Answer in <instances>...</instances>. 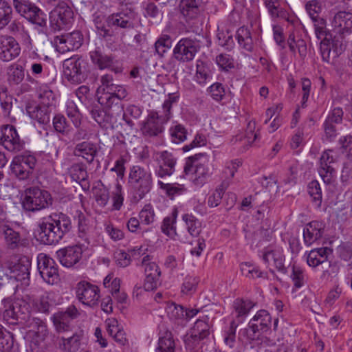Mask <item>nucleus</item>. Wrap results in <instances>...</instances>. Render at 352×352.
<instances>
[{
  "label": "nucleus",
  "mask_w": 352,
  "mask_h": 352,
  "mask_svg": "<svg viewBox=\"0 0 352 352\" xmlns=\"http://www.w3.org/2000/svg\"><path fill=\"white\" fill-rule=\"evenodd\" d=\"M155 161L157 164L155 174L159 177L171 176L175 171L177 157L168 151H156L154 153Z\"/></svg>",
  "instance_id": "12"
},
{
  "label": "nucleus",
  "mask_w": 352,
  "mask_h": 352,
  "mask_svg": "<svg viewBox=\"0 0 352 352\" xmlns=\"http://www.w3.org/2000/svg\"><path fill=\"white\" fill-rule=\"evenodd\" d=\"M200 49L199 41L190 38H182L173 49V56L179 62H189L193 60Z\"/></svg>",
  "instance_id": "14"
},
{
  "label": "nucleus",
  "mask_w": 352,
  "mask_h": 352,
  "mask_svg": "<svg viewBox=\"0 0 352 352\" xmlns=\"http://www.w3.org/2000/svg\"><path fill=\"white\" fill-rule=\"evenodd\" d=\"M28 112L30 116L41 124H47L50 120L51 107L38 104L33 108L29 107Z\"/></svg>",
  "instance_id": "35"
},
{
  "label": "nucleus",
  "mask_w": 352,
  "mask_h": 352,
  "mask_svg": "<svg viewBox=\"0 0 352 352\" xmlns=\"http://www.w3.org/2000/svg\"><path fill=\"white\" fill-rule=\"evenodd\" d=\"M52 319L55 329L58 333H67L72 330V320L67 318L65 314L60 312L56 313L53 315Z\"/></svg>",
  "instance_id": "37"
},
{
  "label": "nucleus",
  "mask_w": 352,
  "mask_h": 352,
  "mask_svg": "<svg viewBox=\"0 0 352 352\" xmlns=\"http://www.w3.org/2000/svg\"><path fill=\"white\" fill-rule=\"evenodd\" d=\"M106 324L109 334L113 338L118 344L124 346L127 343L126 334L116 318L107 319Z\"/></svg>",
  "instance_id": "30"
},
{
  "label": "nucleus",
  "mask_w": 352,
  "mask_h": 352,
  "mask_svg": "<svg viewBox=\"0 0 352 352\" xmlns=\"http://www.w3.org/2000/svg\"><path fill=\"white\" fill-rule=\"evenodd\" d=\"M72 177L76 182H84L87 179V168L82 163L74 164L69 169Z\"/></svg>",
  "instance_id": "50"
},
{
  "label": "nucleus",
  "mask_w": 352,
  "mask_h": 352,
  "mask_svg": "<svg viewBox=\"0 0 352 352\" xmlns=\"http://www.w3.org/2000/svg\"><path fill=\"white\" fill-rule=\"evenodd\" d=\"M305 9L311 20L314 22L318 21L321 19L319 14L323 9V3L318 0H310L305 4Z\"/></svg>",
  "instance_id": "44"
},
{
  "label": "nucleus",
  "mask_w": 352,
  "mask_h": 352,
  "mask_svg": "<svg viewBox=\"0 0 352 352\" xmlns=\"http://www.w3.org/2000/svg\"><path fill=\"white\" fill-rule=\"evenodd\" d=\"M12 309H14V312H16V316L18 320H25L28 319V315L29 313V307L28 304L22 300H17L14 302H12Z\"/></svg>",
  "instance_id": "57"
},
{
  "label": "nucleus",
  "mask_w": 352,
  "mask_h": 352,
  "mask_svg": "<svg viewBox=\"0 0 352 352\" xmlns=\"http://www.w3.org/2000/svg\"><path fill=\"white\" fill-rule=\"evenodd\" d=\"M101 85L98 88L97 93L98 96L102 94H109L111 91H115L116 87L119 85L113 82V76L110 74H105L100 78Z\"/></svg>",
  "instance_id": "49"
},
{
  "label": "nucleus",
  "mask_w": 352,
  "mask_h": 352,
  "mask_svg": "<svg viewBox=\"0 0 352 352\" xmlns=\"http://www.w3.org/2000/svg\"><path fill=\"white\" fill-rule=\"evenodd\" d=\"M76 296L82 305L94 307L100 298V289L89 282L80 281L76 287Z\"/></svg>",
  "instance_id": "9"
},
{
  "label": "nucleus",
  "mask_w": 352,
  "mask_h": 352,
  "mask_svg": "<svg viewBox=\"0 0 352 352\" xmlns=\"http://www.w3.org/2000/svg\"><path fill=\"white\" fill-rule=\"evenodd\" d=\"M212 76V74L208 65L201 60H197L195 81L201 85H204L210 81Z\"/></svg>",
  "instance_id": "34"
},
{
  "label": "nucleus",
  "mask_w": 352,
  "mask_h": 352,
  "mask_svg": "<svg viewBox=\"0 0 352 352\" xmlns=\"http://www.w3.org/2000/svg\"><path fill=\"white\" fill-rule=\"evenodd\" d=\"M179 8L182 14L187 19L196 17L199 11L196 0H181Z\"/></svg>",
  "instance_id": "38"
},
{
  "label": "nucleus",
  "mask_w": 352,
  "mask_h": 352,
  "mask_svg": "<svg viewBox=\"0 0 352 352\" xmlns=\"http://www.w3.org/2000/svg\"><path fill=\"white\" fill-rule=\"evenodd\" d=\"M320 54L324 62L333 64L336 59L344 52L342 41L331 34H325L320 45Z\"/></svg>",
  "instance_id": "6"
},
{
  "label": "nucleus",
  "mask_w": 352,
  "mask_h": 352,
  "mask_svg": "<svg viewBox=\"0 0 352 352\" xmlns=\"http://www.w3.org/2000/svg\"><path fill=\"white\" fill-rule=\"evenodd\" d=\"M342 153L345 154L349 160H352V135L341 136L338 140Z\"/></svg>",
  "instance_id": "60"
},
{
  "label": "nucleus",
  "mask_w": 352,
  "mask_h": 352,
  "mask_svg": "<svg viewBox=\"0 0 352 352\" xmlns=\"http://www.w3.org/2000/svg\"><path fill=\"white\" fill-rule=\"evenodd\" d=\"M38 98L41 100V105L51 107L54 100V95L52 90L47 87H41L38 90Z\"/></svg>",
  "instance_id": "63"
},
{
  "label": "nucleus",
  "mask_w": 352,
  "mask_h": 352,
  "mask_svg": "<svg viewBox=\"0 0 352 352\" xmlns=\"http://www.w3.org/2000/svg\"><path fill=\"white\" fill-rule=\"evenodd\" d=\"M83 250L82 245L69 246L57 251L56 254L60 263L67 267L74 266L82 258Z\"/></svg>",
  "instance_id": "20"
},
{
  "label": "nucleus",
  "mask_w": 352,
  "mask_h": 352,
  "mask_svg": "<svg viewBox=\"0 0 352 352\" xmlns=\"http://www.w3.org/2000/svg\"><path fill=\"white\" fill-rule=\"evenodd\" d=\"M37 267L45 282L50 285H54L58 282V265L54 259L45 254H40L37 258Z\"/></svg>",
  "instance_id": "10"
},
{
  "label": "nucleus",
  "mask_w": 352,
  "mask_h": 352,
  "mask_svg": "<svg viewBox=\"0 0 352 352\" xmlns=\"http://www.w3.org/2000/svg\"><path fill=\"white\" fill-rule=\"evenodd\" d=\"M158 185L160 188L165 190L169 196L181 195L186 191L184 186L182 184H164L162 181H158Z\"/></svg>",
  "instance_id": "59"
},
{
  "label": "nucleus",
  "mask_w": 352,
  "mask_h": 352,
  "mask_svg": "<svg viewBox=\"0 0 352 352\" xmlns=\"http://www.w3.org/2000/svg\"><path fill=\"white\" fill-rule=\"evenodd\" d=\"M30 266L31 263L28 257L23 256L20 258L12 267L11 277L14 278L17 281H21L23 285H28Z\"/></svg>",
  "instance_id": "26"
},
{
  "label": "nucleus",
  "mask_w": 352,
  "mask_h": 352,
  "mask_svg": "<svg viewBox=\"0 0 352 352\" xmlns=\"http://www.w3.org/2000/svg\"><path fill=\"white\" fill-rule=\"evenodd\" d=\"M182 219L188 234L192 237H197L202 230L201 222L192 214L185 213Z\"/></svg>",
  "instance_id": "32"
},
{
  "label": "nucleus",
  "mask_w": 352,
  "mask_h": 352,
  "mask_svg": "<svg viewBox=\"0 0 352 352\" xmlns=\"http://www.w3.org/2000/svg\"><path fill=\"white\" fill-rule=\"evenodd\" d=\"M241 165V162L238 160L227 162L223 171V181L228 182L230 184V180L234 177L235 172Z\"/></svg>",
  "instance_id": "64"
},
{
  "label": "nucleus",
  "mask_w": 352,
  "mask_h": 352,
  "mask_svg": "<svg viewBox=\"0 0 352 352\" xmlns=\"http://www.w3.org/2000/svg\"><path fill=\"white\" fill-rule=\"evenodd\" d=\"M21 48L16 41L11 36H3L0 40V59L8 62L16 58Z\"/></svg>",
  "instance_id": "21"
},
{
  "label": "nucleus",
  "mask_w": 352,
  "mask_h": 352,
  "mask_svg": "<svg viewBox=\"0 0 352 352\" xmlns=\"http://www.w3.org/2000/svg\"><path fill=\"white\" fill-rule=\"evenodd\" d=\"M339 157L338 151L333 149H327L322 152L320 157L318 173L324 183L329 184L334 181L336 170L331 164L337 162Z\"/></svg>",
  "instance_id": "8"
},
{
  "label": "nucleus",
  "mask_w": 352,
  "mask_h": 352,
  "mask_svg": "<svg viewBox=\"0 0 352 352\" xmlns=\"http://www.w3.org/2000/svg\"><path fill=\"white\" fill-rule=\"evenodd\" d=\"M73 15V11L67 3L61 1L50 13V25L54 30L64 29L71 24Z\"/></svg>",
  "instance_id": "11"
},
{
  "label": "nucleus",
  "mask_w": 352,
  "mask_h": 352,
  "mask_svg": "<svg viewBox=\"0 0 352 352\" xmlns=\"http://www.w3.org/2000/svg\"><path fill=\"white\" fill-rule=\"evenodd\" d=\"M4 234V238L7 245L11 248H16L20 242V235L19 232L14 231L7 225H3L0 229Z\"/></svg>",
  "instance_id": "42"
},
{
  "label": "nucleus",
  "mask_w": 352,
  "mask_h": 352,
  "mask_svg": "<svg viewBox=\"0 0 352 352\" xmlns=\"http://www.w3.org/2000/svg\"><path fill=\"white\" fill-rule=\"evenodd\" d=\"M287 45L290 50H294V45H297L298 53L300 57L303 59L307 55V45L303 39L295 38L294 33H291L287 38Z\"/></svg>",
  "instance_id": "51"
},
{
  "label": "nucleus",
  "mask_w": 352,
  "mask_h": 352,
  "mask_svg": "<svg viewBox=\"0 0 352 352\" xmlns=\"http://www.w3.org/2000/svg\"><path fill=\"white\" fill-rule=\"evenodd\" d=\"M175 344L171 333H166L165 336L160 337L158 342L157 352H175Z\"/></svg>",
  "instance_id": "47"
},
{
  "label": "nucleus",
  "mask_w": 352,
  "mask_h": 352,
  "mask_svg": "<svg viewBox=\"0 0 352 352\" xmlns=\"http://www.w3.org/2000/svg\"><path fill=\"white\" fill-rule=\"evenodd\" d=\"M114 89L115 91H109V94H102L98 96V100L101 105L108 109H111L115 104L118 111L122 113L123 107L120 102L127 96L128 91L122 85H119Z\"/></svg>",
  "instance_id": "19"
},
{
  "label": "nucleus",
  "mask_w": 352,
  "mask_h": 352,
  "mask_svg": "<svg viewBox=\"0 0 352 352\" xmlns=\"http://www.w3.org/2000/svg\"><path fill=\"white\" fill-rule=\"evenodd\" d=\"M238 43L245 50L251 52L253 50V41L250 31L245 27H241L236 32Z\"/></svg>",
  "instance_id": "39"
},
{
  "label": "nucleus",
  "mask_w": 352,
  "mask_h": 352,
  "mask_svg": "<svg viewBox=\"0 0 352 352\" xmlns=\"http://www.w3.org/2000/svg\"><path fill=\"white\" fill-rule=\"evenodd\" d=\"M172 41L168 35H162L155 43V49L156 53L160 56L163 55L171 47Z\"/></svg>",
  "instance_id": "55"
},
{
  "label": "nucleus",
  "mask_w": 352,
  "mask_h": 352,
  "mask_svg": "<svg viewBox=\"0 0 352 352\" xmlns=\"http://www.w3.org/2000/svg\"><path fill=\"white\" fill-rule=\"evenodd\" d=\"M0 144L8 151L11 152L21 151L24 147V142L12 125H6L1 129Z\"/></svg>",
  "instance_id": "16"
},
{
  "label": "nucleus",
  "mask_w": 352,
  "mask_h": 352,
  "mask_svg": "<svg viewBox=\"0 0 352 352\" xmlns=\"http://www.w3.org/2000/svg\"><path fill=\"white\" fill-rule=\"evenodd\" d=\"M83 36L80 31L56 36L52 43L60 53L78 49L82 44Z\"/></svg>",
  "instance_id": "13"
},
{
  "label": "nucleus",
  "mask_w": 352,
  "mask_h": 352,
  "mask_svg": "<svg viewBox=\"0 0 352 352\" xmlns=\"http://www.w3.org/2000/svg\"><path fill=\"white\" fill-rule=\"evenodd\" d=\"M82 334L75 332L71 336H61L58 338L59 348L65 352H77L81 345Z\"/></svg>",
  "instance_id": "29"
},
{
  "label": "nucleus",
  "mask_w": 352,
  "mask_h": 352,
  "mask_svg": "<svg viewBox=\"0 0 352 352\" xmlns=\"http://www.w3.org/2000/svg\"><path fill=\"white\" fill-rule=\"evenodd\" d=\"M139 218L143 224H152L155 221V214L152 206L150 204L145 205L139 213Z\"/></svg>",
  "instance_id": "58"
},
{
  "label": "nucleus",
  "mask_w": 352,
  "mask_h": 352,
  "mask_svg": "<svg viewBox=\"0 0 352 352\" xmlns=\"http://www.w3.org/2000/svg\"><path fill=\"white\" fill-rule=\"evenodd\" d=\"M11 6L4 0H0V28L7 25L12 19Z\"/></svg>",
  "instance_id": "53"
},
{
  "label": "nucleus",
  "mask_w": 352,
  "mask_h": 352,
  "mask_svg": "<svg viewBox=\"0 0 352 352\" xmlns=\"http://www.w3.org/2000/svg\"><path fill=\"white\" fill-rule=\"evenodd\" d=\"M331 23L333 30L340 35L352 33V13L349 12L339 11L336 12Z\"/></svg>",
  "instance_id": "22"
},
{
  "label": "nucleus",
  "mask_w": 352,
  "mask_h": 352,
  "mask_svg": "<svg viewBox=\"0 0 352 352\" xmlns=\"http://www.w3.org/2000/svg\"><path fill=\"white\" fill-rule=\"evenodd\" d=\"M199 282L198 277L190 275L186 276L182 285L181 292L184 295H192L196 292Z\"/></svg>",
  "instance_id": "46"
},
{
  "label": "nucleus",
  "mask_w": 352,
  "mask_h": 352,
  "mask_svg": "<svg viewBox=\"0 0 352 352\" xmlns=\"http://www.w3.org/2000/svg\"><path fill=\"white\" fill-rule=\"evenodd\" d=\"M322 234L318 222L313 221L306 226L303 230L305 243L310 245L316 241L320 239Z\"/></svg>",
  "instance_id": "33"
},
{
  "label": "nucleus",
  "mask_w": 352,
  "mask_h": 352,
  "mask_svg": "<svg viewBox=\"0 0 352 352\" xmlns=\"http://www.w3.org/2000/svg\"><path fill=\"white\" fill-rule=\"evenodd\" d=\"M171 141L179 144L186 139V131L181 124L175 125L170 129Z\"/></svg>",
  "instance_id": "61"
},
{
  "label": "nucleus",
  "mask_w": 352,
  "mask_h": 352,
  "mask_svg": "<svg viewBox=\"0 0 352 352\" xmlns=\"http://www.w3.org/2000/svg\"><path fill=\"white\" fill-rule=\"evenodd\" d=\"M25 327L28 329L26 336L30 341V351L45 352L47 347L45 340L49 334L45 322L38 318L28 316Z\"/></svg>",
  "instance_id": "2"
},
{
  "label": "nucleus",
  "mask_w": 352,
  "mask_h": 352,
  "mask_svg": "<svg viewBox=\"0 0 352 352\" xmlns=\"http://www.w3.org/2000/svg\"><path fill=\"white\" fill-rule=\"evenodd\" d=\"M92 118L101 126H106L107 124L111 122L113 112H106L99 109H94L91 111Z\"/></svg>",
  "instance_id": "52"
},
{
  "label": "nucleus",
  "mask_w": 352,
  "mask_h": 352,
  "mask_svg": "<svg viewBox=\"0 0 352 352\" xmlns=\"http://www.w3.org/2000/svg\"><path fill=\"white\" fill-rule=\"evenodd\" d=\"M109 25L120 27L122 28H129L133 26L131 18L124 13L113 14L107 18Z\"/></svg>",
  "instance_id": "40"
},
{
  "label": "nucleus",
  "mask_w": 352,
  "mask_h": 352,
  "mask_svg": "<svg viewBox=\"0 0 352 352\" xmlns=\"http://www.w3.org/2000/svg\"><path fill=\"white\" fill-rule=\"evenodd\" d=\"M52 204V198L47 190L36 187L25 190L23 206L26 210L38 211L47 208Z\"/></svg>",
  "instance_id": "4"
},
{
  "label": "nucleus",
  "mask_w": 352,
  "mask_h": 352,
  "mask_svg": "<svg viewBox=\"0 0 352 352\" xmlns=\"http://www.w3.org/2000/svg\"><path fill=\"white\" fill-rule=\"evenodd\" d=\"M142 266L144 269L145 276H160L161 272L158 265L151 261L149 255H146L142 260Z\"/></svg>",
  "instance_id": "54"
},
{
  "label": "nucleus",
  "mask_w": 352,
  "mask_h": 352,
  "mask_svg": "<svg viewBox=\"0 0 352 352\" xmlns=\"http://www.w3.org/2000/svg\"><path fill=\"white\" fill-rule=\"evenodd\" d=\"M204 157L203 154L195 155L189 157L186 162L184 168L186 174H188L192 172L193 167H195L194 174V182L197 185H201L204 181L210 176V169L208 165L206 164L204 161L203 163L198 162L199 157Z\"/></svg>",
  "instance_id": "18"
},
{
  "label": "nucleus",
  "mask_w": 352,
  "mask_h": 352,
  "mask_svg": "<svg viewBox=\"0 0 352 352\" xmlns=\"http://www.w3.org/2000/svg\"><path fill=\"white\" fill-rule=\"evenodd\" d=\"M272 322V318L266 310H260L254 316L247 329V333L254 339V334L260 331H266Z\"/></svg>",
  "instance_id": "23"
},
{
  "label": "nucleus",
  "mask_w": 352,
  "mask_h": 352,
  "mask_svg": "<svg viewBox=\"0 0 352 352\" xmlns=\"http://www.w3.org/2000/svg\"><path fill=\"white\" fill-rule=\"evenodd\" d=\"M228 186L229 184L228 182L223 181L215 189L214 192L208 197V204L210 207H217L219 205L223 195Z\"/></svg>",
  "instance_id": "45"
},
{
  "label": "nucleus",
  "mask_w": 352,
  "mask_h": 352,
  "mask_svg": "<svg viewBox=\"0 0 352 352\" xmlns=\"http://www.w3.org/2000/svg\"><path fill=\"white\" fill-rule=\"evenodd\" d=\"M253 306L254 304L250 300L236 299L234 302V310L238 318L246 316Z\"/></svg>",
  "instance_id": "56"
},
{
  "label": "nucleus",
  "mask_w": 352,
  "mask_h": 352,
  "mask_svg": "<svg viewBox=\"0 0 352 352\" xmlns=\"http://www.w3.org/2000/svg\"><path fill=\"white\" fill-rule=\"evenodd\" d=\"M8 81L10 85H18L25 78V71L21 65L12 64L7 70Z\"/></svg>",
  "instance_id": "36"
},
{
  "label": "nucleus",
  "mask_w": 352,
  "mask_h": 352,
  "mask_svg": "<svg viewBox=\"0 0 352 352\" xmlns=\"http://www.w3.org/2000/svg\"><path fill=\"white\" fill-rule=\"evenodd\" d=\"M15 10L32 23L43 26L46 23V15L35 5L25 0H13Z\"/></svg>",
  "instance_id": "7"
},
{
  "label": "nucleus",
  "mask_w": 352,
  "mask_h": 352,
  "mask_svg": "<svg viewBox=\"0 0 352 352\" xmlns=\"http://www.w3.org/2000/svg\"><path fill=\"white\" fill-rule=\"evenodd\" d=\"M237 324L235 321H232L228 329L224 333V343L229 348L232 349L236 344V329Z\"/></svg>",
  "instance_id": "62"
},
{
  "label": "nucleus",
  "mask_w": 352,
  "mask_h": 352,
  "mask_svg": "<svg viewBox=\"0 0 352 352\" xmlns=\"http://www.w3.org/2000/svg\"><path fill=\"white\" fill-rule=\"evenodd\" d=\"M177 216V211L175 210L170 215L164 219L161 226L162 232L170 237H174L176 235Z\"/></svg>",
  "instance_id": "41"
},
{
  "label": "nucleus",
  "mask_w": 352,
  "mask_h": 352,
  "mask_svg": "<svg viewBox=\"0 0 352 352\" xmlns=\"http://www.w3.org/2000/svg\"><path fill=\"white\" fill-rule=\"evenodd\" d=\"M210 326L206 320H197L192 329V338L195 340H203L209 336Z\"/></svg>",
  "instance_id": "43"
},
{
  "label": "nucleus",
  "mask_w": 352,
  "mask_h": 352,
  "mask_svg": "<svg viewBox=\"0 0 352 352\" xmlns=\"http://www.w3.org/2000/svg\"><path fill=\"white\" fill-rule=\"evenodd\" d=\"M129 184L132 190L133 199L140 201L148 193L153 185L151 172L140 166H133L130 168Z\"/></svg>",
  "instance_id": "3"
},
{
  "label": "nucleus",
  "mask_w": 352,
  "mask_h": 352,
  "mask_svg": "<svg viewBox=\"0 0 352 352\" xmlns=\"http://www.w3.org/2000/svg\"><path fill=\"white\" fill-rule=\"evenodd\" d=\"M36 164V159L32 155H21L14 157L10 167L12 173L19 179L29 177Z\"/></svg>",
  "instance_id": "15"
},
{
  "label": "nucleus",
  "mask_w": 352,
  "mask_h": 352,
  "mask_svg": "<svg viewBox=\"0 0 352 352\" xmlns=\"http://www.w3.org/2000/svg\"><path fill=\"white\" fill-rule=\"evenodd\" d=\"M141 131L142 134L147 137H157L162 133L164 126L159 120L158 113L151 111L146 120L143 123Z\"/></svg>",
  "instance_id": "24"
},
{
  "label": "nucleus",
  "mask_w": 352,
  "mask_h": 352,
  "mask_svg": "<svg viewBox=\"0 0 352 352\" xmlns=\"http://www.w3.org/2000/svg\"><path fill=\"white\" fill-rule=\"evenodd\" d=\"M85 60L80 56H74L63 63V75L72 84H80L86 78Z\"/></svg>",
  "instance_id": "5"
},
{
  "label": "nucleus",
  "mask_w": 352,
  "mask_h": 352,
  "mask_svg": "<svg viewBox=\"0 0 352 352\" xmlns=\"http://www.w3.org/2000/svg\"><path fill=\"white\" fill-rule=\"evenodd\" d=\"M332 250L329 248H320L311 250L307 255V262L311 267H316L322 264L328 259L329 254H331Z\"/></svg>",
  "instance_id": "31"
},
{
  "label": "nucleus",
  "mask_w": 352,
  "mask_h": 352,
  "mask_svg": "<svg viewBox=\"0 0 352 352\" xmlns=\"http://www.w3.org/2000/svg\"><path fill=\"white\" fill-rule=\"evenodd\" d=\"M256 128V122L254 120H251L248 122L247 126V131L245 136L238 135L232 138L231 142L232 144H236L237 142L241 143V151H246L249 146L258 138V133L254 131Z\"/></svg>",
  "instance_id": "27"
},
{
  "label": "nucleus",
  "mask_w": 352,
  "mask_h": 352,
  "mask_svg": "<svg viewBox=\"0 0 352 352\" xmlns=\"http://www.w3.org/2000/svg\"><path fill=\"white\" fill-rule=\"evenodd\" d=\"M89 56L92 63L99 69H110L116 74L122 71L119 61L112 55L104 54L99 47L91 51Z\"/></svg>",
  "instance_id": "17"
},
{
  "label": "nucleus",
  "mask_w": 352,
  "mask_h": 352,
  "mask_svg": "<svg viewBox=\"0 0 352 352\" xmlns=\"http://www.w3.org/2000/svg\"><path fill=\"white\" fill-rule=\"evenodd\" d=\"M167 314L169 318L177 323L184 321V307L181 305L172 303L167 307Z\"/></svg>",
  "instance_id": "48"
},
{
  "label": "nucleus",
  "mask_w": 352,
  "mask_h": 352,
  "mask_svg": "<svg viewBox=\"0 0 352 352\" xmlns=\"http://www.w3.org/2000/svg\"><path fill=\"white\" fill-rule=\"evenodd\" d=\"M72 228L70 219L63 213H53L43 217L37 230V239L45 245L58 243Z\"/></svg>",
  "instance_id": "1"
},
{
  "label": "nucleus",
  "mask_w": 352,
  "mask_h": 352,
  "mask_svg": "<svg viewBox=\"0 0 352 352\" xmlns=\"http://www.w3.org/2000/svg\"><path fill=\"white\" fill-rule=\"evenodd\" d=\"M263 261L267 267L273 266L278 271L284 270L285 257L283 251L280 248H265L263 252Z\"/></svg>",
  "instance_id": "25"
},
{
  "label": "nucleus",
  "mask_w": 352,
  "mask_h": 352,
  "mask_svg": "<svg viewBox=\"0 0 352 352\" xmlns=\"http://www.w3.org/2000/svg\"><path fill=\"white\" fill-rule=\"evenodd\" d=\"M97 152L96 145L88 141L76 144L73 151L75 156L82 157L89 164L94 161Z\"/></svg>",
  "instance_id": "28"
}]
</instances>
